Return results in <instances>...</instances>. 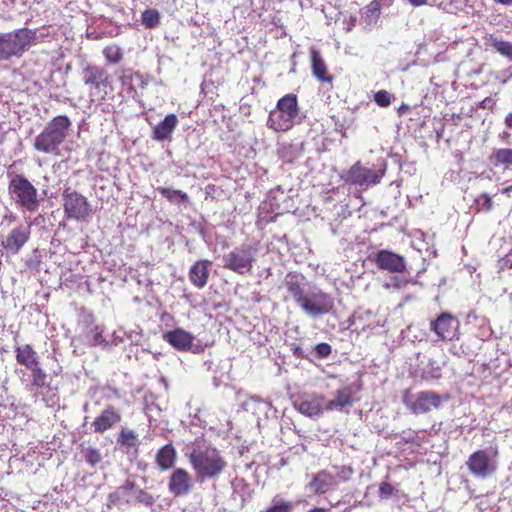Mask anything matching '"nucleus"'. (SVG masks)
<instances>
[{
  "mask_svg": "<svg viewBox=\"0 0 512 512\" xmlns=\"http://www.w3.org/2000/svg\"><path fill=\"white\" fill-rule=\"evenodd\" d=\"M196 481L200 484L217 480L226 470L228 463L215 447L197 446L188 454Z\"/></svg>",
  "mask_w": 512,
  "mask_h": 512,
  "instance_id": "obj_1",
  "label": "nucleus"
},
{
  "mask_svg": "<svg viewBox=\"0 0 512 512\" xmlns=\"http://www.w3.org/2000/svg\"><path fill=\"white\" fill-rule=\"evenodd\" d=\"M70 126L71 121L67 116L54 117L35 137L33 147L41 153L58 155L59 147L67 138Z\"/></svg>",
  "mask_w": 512,
  "mask_h": 512,
  "instance_id": "obj_2",
  "label": "nucleus"
},
{
  "mask_svg": "<svg viewBox=\"0 0 512 512\" xmlns=\"http://www.w3.org/2000/svg\"><path fill=\"white\" fill-rule=\"evenodd\" d=\"M301 120L297 96L287 94L278 100L276 109L269 113L266 125L275 132H286Z\"/></svg>",
  "mask_w": 512,
  "mask_h": 512,
  "instance_id": "obj_3",
  "label": "nucleus"
},
{
  "mask_svg": "<svg viewBox=\"0 0 512 512\" xmlns=\"http://www.w3.org/2000/svg\"><path fill=\"white\" fill-rule=\"evenodd\" d=\"M37 32L28 28H21L7 33H0V61L12 57H21L22 54L36 43Z\"/></svg>",
  "mask_w": 512,
  "mask_h": 512,
  "instance_id": "obj_4",
  "label": "nucleus"
},
{
  "mask_svg": "<svg viewBox=\"0 0 512 512\" xmlns=\"http://www.w3.org/2000/svg\"><path fill=\"white\" fill-rule=\"evenodd\" d=\"M83 83L88 87L91 102L100 103L112 92L109 72L103 67L89 64L82 71Z\"/></svg>",
  "mask_w": 512,
  "mask_h": 512,
  "instance_id": "obj_5",
  "label": "nucleus"
},
{
  "mask_svg": "<svg viewBox=\"0 0 512 512\" xmlns=\"http://www.w3.org/2000/svg\"><path fill=\"white\" fill-rule=\"evenodd\" d=\"M8 189L11 199L22 209L29 212H36L39 209L40 201L37 189L25 176L14 175L9 182Z\"/></svg>",
  "mask_w": 512,
  "mask_h": 512,
  "instance_id": "obj_6",
  "label": "nucleus"
},
{
  "mask_svg": "<svg viewBox=\"0 0 512 512\" xmlns=\"http://www.w3.org/2000/svg\"><path fill=\"white\" fill-rule=\"evenodd\" d=\"M470 473L479 479L492 476L498 468V448L490 446L473 452L466 461Z\"/></svg>",
  "mask_w": 512,
  "mask_h": 512,
  "instance_id": "obj_7",
  "label": "nucleus"
},
{
  "mask_svg": "<svg viewBox=\"0 0 512 512\" xmlns=\"http://www.w3.org/2000/svg\"><path fill=\"white\" fill-rule=\"evenodd\" d=\"M448 399L447 395H440L433 391L411 393L409 390H406L402 396V401L406 408L415 415L428 413L432 408L439 409Z\"/></svg>",
  "mask_w": 512,
  "mask_h": 512,
  "instance_id": "obj_8",
  "label": "nucleus"
},
{
  "mask_svg": "<svg viewBox=\"0 0 512 512\" xmlns=\"http://www.w3.org/2000/svg\"><path fill=\"white\" fill-rule=\"evenodd\" d=\"M298 307L308 317L317 319L334 310V299L330 294L314 286L309 288Z\"/></svg>",
  "mask_w": 512,
  "mask_h": 512,
  "instance_id": "obj_9",
  "label": "nucleus"
},
{
  "mask_svg": "<svg viewBox=\"0 0 512 512\" xmlns=\"http://www.w3.org/2000/svg\"><path fill=\"white\" fill-rule=\"evenodd\" d=\"M257 252L258 249L249 244L236 247L223 256V267L240 275L250 273L256 261Z\"/></svg>",
  "mask_w": 512,
  "mask_h": 512,
  "instance_id": "obj_10",
  "label": "nucleus"
},
{
  "mask_svg": "<svg viewBox=\"0 0 512 512\" xmlns=\"http://www.w3.org/2000/svg\"><path fill=\"white\" fill-rule=\"evenodd\" d=\"M64 213L68 219L87 220L92 215V206L88 199L71 189L65 188L62 193Z\"/></svg>",
  "mask_w": 512,
  "mask_h": 512,
  "instance_id": "obj_11",
  "label": "nucleus"
},
{
  "mask_svg": "<svg viewBox=\"0 0 512 512\" xmlns=\"http://www.w3.org/2000/svg\"><path fill=\"white\" fill-rule=\"evenodd\" d=\"M384 170L376 171L363 167L359 162L355 163L344 176V180L348 183L364 186L375 185L381 181Z\"/></svg>",
  "mask_w": 512,
  "mask_h": 512,
  "instance_id": "obj_12",
  "label": "nucleus"
},
{
  "mask_svg": "<svg viewBox=\"0 0 512 512\" xmlns=\"http://www.w3.org/2000/svg\"><path fill=\"white\" fill-rule=\"evenodd\" d=\"M31 235L29 225H19L11 229L7 236L2 240V247L7 253L16 255L22 247L28 242Z\"/></svg>",
  "mask_w": 512,
  "mask_h": 512,
  "instance_id": "obj_13",
  "label": "nucleus"
},
{
  "mask_svg": "<svg viewBox=\"0 0 512 512\" xmlns=\"http://www.w3.org/2000/svg\"><path fill=\"white\" fill-rule=\"evenodd\" d=\"M459 321L449 313H442L436 320L431 321L430 329L441 340H452L457 333Z\"/></svg>",
  "mask_w": 512,
  "mask_h": 512,
  "instance_id": "obj_14",
  "label": "nucleus"
},
{
  "mask_svg": "<svg viewBox=\"0 0 512 512\" xmlns=\"http://www.w3.org/2000/svg\"><path fill=\"white\" fill-rule=\"evenodd\" d=\"M193 485V479L189 472L183 468H177L169 477L168 489L172 495L180 497L189 494Z\"/></svg>",
  "mask_w": 512,
  "mask_h": 512,
  "instance_id": "obj_15",
  "label": "nucleus"
},
{
  "mask_svg": "<svg viewBox=\"0 0 512 512\" xmlns=\"http://www.w3.org/2000/svg\"><path fill=\"white\" fill-rule=\"evenodd\" d=\"M284 286L297 305L303 300L310 288L306 277L297 272H289L285 276Z\"/></svg>",
  "mask_w": 512,
  "mask_h": 512,
  "instance_id": "obj_16",
  "label": "nucleus"
},
{
  "mask_svg": "<svg viewBox=\"0 0 512 512\" xmlns=\"http://www.w3.org/2000/svg\"><path fill=\"white\" fill-rule=\"evenodd\" d=\"M375 262L380 269L392 273H401L406 268L404 257L388 250H380L376 255Z\"/></svg>",
  "mask_w": 512,
  "mask_h": 512,
  "instance_id": "obj_17",
  "label": "nucleus"
},
{
  "mask_svg": "<svg viewBox=\"0 0 512 512\" xmlns=\"http://www.w3.org/2000/svg\"><path fill=\"white\" fill-rule=\"evenodd\" d=\"M164 340L167 341L173 348L179 351H193L194 336L182 328H176L172 331H168L163 336Z\"/></svg>",
  "mask_w": 512,
  "mask_h": 512,
  "instance_id": "obj_18",
  "label": "nucleus"
},
{
  "mask_svg": "<svg viewBox=\"0 0 512 512\" xmlns=\"http://www.w3.org/2000/svg\"><path fill=\"white\" fill-rule=\"evenodd\" d=\"M121 421V413L112 405H108L92 423L94 432L103 433Z\"/></svg>",
  "mask_w": 512,
  "mask_h": 512,
  "instance_id": "obj_19",
  "label": "nucleus"
},
{
  "mask_svg": "<svg viewBox=\"0 0 512 512\" xmlns=\"http://www.w3.org/2000/svg\"><path fill=\"white\" fill-rule=\"evenodd\" d=\"M336 484L335 477L331 473L322 470L313 476L308 488L314 494H324Z\"/></svg>",
  "mask_w": 512,
  "mask_h": 512,
  "instance_id": "obj_20",
  "label": "nucleus"
},
{
  "mask_svg": "<svg viewBox=\"0 0 512 512\" xmlns=\"http://www.w3.org/2000/svg\"><path fill=\"white\" fill-rule=\"evenodd\" d=\"M178 125V118L175 114H168L153 129L152 138L157 141L170 140Z\"/></svg>",
  "mask_w": 512,
  "mask_h": 512,
  "instance_id": "obj_21",
  "label": "nucleus"
},
{
  "mask_svg": "<svg viewBox=\"0 0 512 512\" xmlns=\"http://www.w3.org/2000/svg\"><path fill=\"white\" fill-rule=\"evenodd\" d=\"M353 394L354 391L352 386H346L339 389L336 392L335 397L325 403V410L341 411L345 407H350L353 404Z\"/></svg>",
  "mask_w": 512,
  "mask_h": 512,
  "instance_id": "obj_22",
  "label": "nucleus"
},
{
  "mask_svg": "<svg viewBox=\"0 0 512 512\" xmlns=\"http://www.w3.org/2000/svg\"><path fill=\"white\" fill-rule=\"evenodd\" d=\"M323 396H313L310 399H303L295 403V408L303 415L314 417L319 416L325 410Z\"/></svg>",
  "mask_w": 512,
  "mask_h": 512,
  "instance_id": "obj_23",
  "label": "nucleus"
},
{
  "mask_svg": "<svg viewBox=\"0 0 512 512\" xmlns=\"http://www.w3.org/2000/svg\"><path fill=\"white\" fill-rule=\"evenodd\" d=\"M210 266L209 260H199L190 268L189 279L194 286L202 288L207 284Z\"/></svg>",
  "mask_w": 512,
  "mask_h": 512,
  "instance_id": "obj_24",
  "label": "nucleus"
},
{
  "mask_svg": "<svg viewBox=\"0 0 512 512\" xmlns=\"http://www.w3.org/2000/svg\"><path fill=\"white\" fill-rule=\"evenodd\" d=\"M311 54V66H312V74L315 78H317L321 82H331L332 76L328 74L327 66L321 57L318 50L312 48L310 50Z\"/></svg>",
  "mask_w": 512,
  "mask_h": 512,
  "instance_id": "obj_25",
  "label": "nucleus"
},
{
  "mask_svg": "<svg viewBox=\"0 0 512 512\" xmlns=\"http://www.w3.org/2000/svg\"><path fill=\"white\" fill-rule=\"evenodd\" d=\"M15 353L17 363L25 366L27 369L39 363L37 352L29 344L16 347Z\"/></svg>",
  "mask_w": 512,
  "mask_h": 512,
  "instance_id": "obj_26",
  "label": "nucleus"
},
{
  "mask_svg": "<svg viewBox=\"0 0 512 512\" xmlns=\"http://www.w3.org/2000/svg\"><path fill=\"white\" fill-rule=\"evenodd\" d=\"M381 14V4L378 0H373L362 10L361 21L366 28H371L378 22Z\"/></svg>",
  "mask_w": 512,
  "mask_h": 512,
  "instance_id": "obj_27",
  "label": "nucleus"
},
{
  "mask_svg": "<svg viewBox=\"0 0 512 512\" xmlns=\"http://www.w3.org/2000/svg\"><path fill=\"white\" fill-rule=\"evenodd\" d=\"M176 460V451L172 445L168 444L162 447L156 455V463L161 470L172 468Z\"/></svg>",
  "mask_w": 512,
  "mask_h": 512,
  "instance_id": "obj_28",
  "label": "nucleus"
},
{
  "mask_svg": "<svg viewBox=\"0 0 512 512\" xmlns=\"http://www.w3.org/2000/svg\"><path fill=\"white\" fill-rule=\"evenodd\" d=\"M125 503L128 505L139 503L149 507L153 505L154 497L150 493L135 485V489L132 496L127 497L125 499Z\"/></svg>",
  "mask_w": 512,
  "mask_h": 512,
  "instance_id": "obj_29",
  "label": "nucleus"
},
{
  "mask_svg": "<svg viewBox=\"0 0 512 512\" xmlns=\"http://www.w3.org/2000/svg\"><path fill=\"white\" fill-rule=\"evenodd\" d=\"M86 338L90 346H100L102 349H110V342L104 338L103 330L99 326L91 328Z\"/></svg>",
  "mask_w": 512,
  "mask_h": 512,
  "instance_id": "obj_30",
  "label": "nucleus"
},
{
  "mask_svg": "<svg viewBox=\"0 0 512 512\" xmlns=\"http://www.w3.org/2000/svg\"><path fill=\"white\" fill-rule=\"evenodd\" d=\"M31 372L32 380L31 387L35 390H40L47 384V374L41 368L40 363L28 369Z\"/></svg>",
  "mask_w": 512,
  "mask_h": 512,
  "instance_id": "obj_31",
  "label": "nucleus"
},
{
  "mask_svg": "<svg viewBox=\"0 0 512 512\" xmlns=\"http://www.w3.org/2000/svg\"><path fill=\"white\" fill-rule=\"evenodd\" d=\"M159 193L172 203L179 204L188 200V195L181 191L172 188L159 187L157 188Z\"/></svg>",
  "mask_w": 512,
  "mask_h": 512,
  "instance_id": "obj_32",
  "label": "nucleus"
},
{
  "mask_svg": "<svg viewBox=\"0 0 512 512\" xmlns=\"http://www.w3.org/2000/svg\"><path fill=\"white\" fill-rule=\"evenodd\" d=\"M492 158L494 164L505 165L506 167L512 166V148H500L494 151Z\"/></svg>",
  "mask_w": 512,
  "mask_h": 512,
  "instance_id": "obj_33",
  "label": "nucleus"
},
{
  "mask_svg": "<svg viewBox=\"0 0 512 512\" xmlns=\"http://www.w3.org/2000/svg\"><path fill=\"white\" fill-rule=\"evenodd\" d=\"M81 453L85 461L92 467L99 464L103 459L100 450L95 447H83Z\"/></svg>",
  "mask_w": 512,
  "mask_h": 512,
  "instance_id": "obj_34",
  "label": "nucleus"
},
{
  "mask_svg": "<svg viewBox=\"0 0 512 512\" xmlns=\"http://www.w3.org/2000/svg\"><path fill=\"white\" fill-rule=\"evenodd\" d=\"M118 443L127 448L136 447L138 443L137 434L132 430L122 429L118 437Z\"/></svg>",
  "mask_w": 512,
  "mask_h": 512,
  "instance_id": "obj_35",
  "label": "nucleus"
},
{
  "mask_svg": "<svg viewBox=\"0 0 512 512\" xmlns=\"http://www.w3.org/2000/svg\"><path fill=\"white\" fill-rule=\"evenodd\" d=\"M491 46L502 56L512 59V43L499 39H492Z\"/></svg>",
  "mask_w": 512,
  "mask_h": 512,
  "instance_id": "obj_36",
  "label": "nucleus"
},
{
  "mask_svg": "<svg viewBox=\"0 0 512 512\" xmlns=\"http://www.w3.org/2000/svg\"><path fill=\"white\" fill-rule=\"evenodd\" d=\"M103 55L108 62L117 64L121 61L123 52L119 46L110 45L104 48Z\"/></svg>",
  "mask_w": 512,
  "mask_h": 512,
  "instance_id": "obj_37",
  "label": "nucleus"
},
{
  "mask_svg": "<svg viewBox=\"0 0 512 512\" xmlns=\"http://www.w3.org/2000/svg\"><path fill=\"white\" fill-rule=\"evenodd\" d=\"M142 24L147 28H154L159 24L160 15L155 9H147L142 13Z\"/></svg>",
  "mask_w": 512,
  "mask_h": 512,
  "instance_id": "obj_38",
  "label": "nucleus"
},
{
  "mask_svg": "<svg viewBox=\"0 0 512 512\" xmlns=\"http://www.w3.org/2000/svg\"><path fill=\"white\" fill-rule=\"evenodd\" d=\"M133 80L141 81V74L132 70H125L120 76L121 84L127 86L130 91L133 89Z\"/></svg>",
  "mask_w": 512,
  "mask_h": 512,
  "instance_id": "obj_39",
  "label": "nucleus"
},
{
  "mask_svg": "<svg viewBox=\"0 0 512 512\" xmlns=\"http://www.w3.org/2000/svg\"><path fill=\"white\" fill-rule=\"evenodd\" d=\"M392 95L386 90H379L374 95V101L380 107H388L391 104Z\"/></svg>",
  "mask_w": 512,
  "mask_h": 512,
  "instance_id": "obj_40",
  "label": "nucleus"
},
{
  "mask_svg": "<svg viewBox=\"0 0 512 512\" xmlns=\"http://www.w3.org/2000/svg\"><path fill=\"white\" fill-rule=\"evenodd\" d=\"M291 509V502H284L277 499H273V505L266 512H290Z\"/></svg>",
  "mask_w": 512,
  "mask_h": 512,
  "instance_id": "obj_41",
  "label": "nucleus"
},
{
  "mask_svg": "<svg viewBox=\"0 0 512 512\" xmlns=\"http://www.w3.org/2000/svg\"><path fill=\"white\" fill-rule=\"evenodd\" d=\"M123 502V497L121 496L120 492L115 490L108 495L106 505L109 509H112L113 507L119 508Z\"/></svg>",
  "mask_w": 512,
  "mask_h": 512,
  "instance_id": "obj_42",
  "label": "nucleus"
},
{
  "mask_svg": "<svg viewBox=\"0 0 512 512\" xmlns=\"http://www.w3.org/2000/svg\"><path fill=\"white\" fill-rule=\"evenodd\" d=\"M135 483L130 480H126L121 486H119L116 490L120 492L121 496H128L131 497L134 489H135Z\"/></svg>",
  "mask_w": 512,
  "mask_h": 512,
  "instance_id": "obj_43",
  "label": "nucleus"
},
{
  "mask_svg": "<svg viewBox=\"0 0 512 512\" xmlns=\"http://www.w3.org/2000/svg\"><path fill=\"white\" fill-rule=\"evenodd\" d=\"M353 473L354 471L350 466H341L337 467L336 476L340 481L346 482L352 477Z\"/></svg>",
  "mask_w": 512,
  "mask_h": 512,
  "instance_id": "obj_44",
  "label": "nucleus"
},
{
  "mask_svg": "<svg viewBox=\"0 0 512 512\" xmlns=\"http://www.w3.org/2000/svg\"><path fill=\"white\" fill-rule=\"evenodd\" d=\"M314 351L319 358H327L331 354L332 348L328 343L322 342L315 346Z\"/></svg>",
  "mask_w": 512,
  "mask_h": 512,
  "instance_id": "obj_45",
  "label": "nucleus"
},
{
  "mask_svg": "<svg viewBox=\"0 0 512 512\" xmlns=\"http://www.w3.org/2000/svg\"><path fill=\"white\" fill-rule=\"evenodd\" d=\"M357 22L356 16L350 15L348 17H345L343 20V29L346 32L352 31V29L355 27Z\"/></svg>",
  "mask_w": 512,
  "mask_h": 512,
  "instance_id": "obj_46",
  "label": "nucleus"
},
{
  "mask_svg": "<svg viewBox=\"0 0 512 512\" xmlns=\"http://www.w3.org/2000/svg\"><path fill=\"white\" fill-rule=\"evenodd\" d=\"M123 335H124V332L119 330V331H114L113 334H112V339L110 342V348L112 346H117L119 344H121L123 342Z\"/></svg>",
  "mask_w": 512,
  "mask_h": 512,
  "instance_id": "obj_47",
  "label": "nucleus"
},
{
  "mask_svg": "<svg viewBox=\"0 0 512 512\" xmlns=\"http://www.w3.org/2000/svg\"><path fill=\"white\" fill-rule=\"evenodd\" d=\"M480 199L483 200V203H482L483 209L489 211L492 208V199H491V197L487 193H484V194H482L480 196Z\"/></svg>",
  "mask_w": 512,
  "mask_h": 512,
  "instance_id": "obj_48",
  "label": "nucleus"
},
{
  "mask_svg": "<svg viewBox=\"0 0 512 512\" xmlns=\"http://www.w3.org/2000/svg\"><path fill=\"white\" fill-rule=\"evenodd\" d=\"M392 486L388 483H383L380 486V493L385 497H389L392 494Z\"/></svg>",
  "mask_w": 512,
  "mask_h": 512,
  "instance_id": "obj_49",
  "label": "nucleus"
},
{
  "mask_svg": "<svg viewBox=\"0 0 512 512\" xmlns=\"http://www.w3.org/2000/svg\"><path fill=\"white\" fill-rule=\"evenodd\" d=\"M147 85V82L145 81L143 75H141V81L139 80H133V91H135V87L138 86L140 88H144Z\"/></svg>",
  "mask_w": 512,
  "mask_h": 512,
  "instance_id": "obj_50",
  "label": "nucleus"
},
{
  "mask_svg": "<svg viewBox=\"0 0 512 512\" xmlns=\"http://www.w3.org/2000/svg\"><path fill=\"white\" fill-rule=\"evenodd\" d=\"M405 283H406L405 281L400 280V279H398L397 277H395V278L393 279V283H392V284H387V286H388V287L393 286L394 288L399 289V288H401V287H402V285H403V284H405Z\"/></svg>",
  "mask_w": 512,
  "mask_h": 512,
  "instance_id": "obj_51",
  "label": "nucleus"
},
{
  "mask_svg": "<svg viewBox=\"0 0 512 512\" xmlns=\"http://www.w3.org/2000/svg\"><path fill=\"white\" fill-rule=\"evenodd\" d=\"M504 123L508 128L512 129V111L506 115Z\"/></svg>",
  "mask_w": 512,
  "mask_h": 512,
  "instance_id": "obj_52",
  "label": "nucleus"
},
{
  "mask_svg": "<svg viewBox=\"0 0 512 512\" xmlns=\"http://www.w3.org/2000/svg\"><path fill=\"white\" fill-rule=\"evenodd\" d=\"M293 353L295 356L299 357V358H304L305 355L303 353V350L300 346H295L294 349H293Z\"/></svg>",
  "mask_w": 512,
  "mask_h": 512,
  "instance_id": "obj_53",
  "label": "nucleus"
},
{
  "mask_svg": "<svg viewBox=\"0 0 512 512\" xmlns=\"http://www.w3.org/2000/svg\"><path fill=\"white\" fill-rule=\"evenodd\" d=\"M409 108H410V107H409L408 105H406V104H402V105L398 108V113H399L400 115H403L404 113H406V111H408V110H409Z\"/></svg>",
  "mask_w": 512,
  "mask_h": 512,
  "instance_id": "obj_54",
  "label": "nucleus"
},
{
  "mask_svg": "<svg viewBox=\"0 0 512 512\" xmlns=\"http://www.w3.org/2000/svg\"><path fill=\"white\" fill-rule=\"evenodd\" d=\"M496 2L502 4V5H505V6H511L512 5V0H495Z\"/></svg>",
  "mask_w": 512,
  "mask_h": 512,
  "instance_id": "obj_55",
  "label": "nucleus"
},
{
  "mask_svg": "<svg viewBox=\"0 0 512 512\" xmlns=\"http://www.w3.org/2000/svg\"><path fill=\"white\" fill-rule=\"evenodd\" d=\"M500 192H501L502 194H509L510 192H512V185L507 186V187H505V188L501 189V190H500Z\"/></svg>",
  "mask_w": 512,
  "mask_h": 512,
  "instance_id": "obj_56",
  "label": "nucleus"
},
{
  "mask_svg": "<svg viewBox=\"0 0 512 512\" xmlns=\"http://www.w3.org/2000/svg\"><path fill=\"white\" fill-rule=\"evenodd\" d=\"M308 512H323V510L322 509H318V508H314V509H311Z\"/></svg>",
  "mask_w": 512,
  "mask_h": 512,
  "instance_id": "obj_57",
  "label": "nucleus"
}]
</instances>
